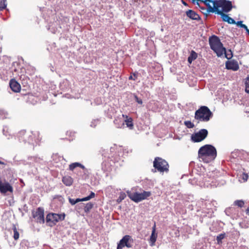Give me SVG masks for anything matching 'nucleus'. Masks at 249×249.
Here are the masks:
<instances>
[{"label": "nucleus", "mask_w": 249, "mask_h": 249, "mask_svg": "<svg viewBox=\"0 0 249 249\" xmlns=\"http://www.w3.org/2000/svg\"><path fill=\"white\" fill-rule=\"evenodd\" d=\"M205 3L208 6V12L218 14V11L228 13L232 9L231 1L226 0H204Z\"/></svg>", "instance_id": "obj_1"}, {"label": "nucleus", "mask_w": 249, "mask_h": 249, "mask_svg": "<svg viewBox=\"0 0 249 249\" xmlns=\"http://www.w3.org/2000/svg\"><path fill=\"white\" fill-rule=\"evenodd\" d=\"M216 156L215 148L211 145L207 144L201 147L198 151L200 161L208 163L213 160Z\"/></svg>", "instance_id": "obj_2"}, {"label": "nucleus", "mask_w": 249, "mask_h": 249, "mask_svg": "<svg viewBox=\"0 0 249 249\" xmlns=\"http://www.w3.org/2000/svg\"><path fill=\"white\" fill-rule=\"evenodd\" d=\"M209 44L211 48L216 53L218 57L221 56L224 54L225 48L223 47L222 43L217 36H213L210 37Z\"/></svg>", "instance_id": "obj_3"}, {"label": "nucleus", "mask_w": 249, "mask_h": 249, "mask_svg": "<svg viewBox=\"0 0 249 249\" xmlns=\"http://www.w3.org/2000/svg\"><path fill=\"white\" fill-rule=\"evenodd\" d=\"M212 116V113L208 107H201L196 111L195 118L200 122H208Z\"/></svg>", "instance_id": "obj_4"}, {"label": "nucleus", "mask_w": 249, "mask_h": 249, "mask_svg": "<svg viewBox=\"0 0 249 249\" xmlns=\"http://www.w3.org/2000/svg\"><path fill=\"white\" fill-rule=\"evenodd\" d=\"M128 196L135 202H139L149 197L151 194L150 192L143 191L142 193H131L130 191L127 192Z\"/></svg>", "instance_id": "obj_5"}, {"label": "nucleus", "mask_w": 249, "mask_h": 249, "mask_svg": "<svg viewBox=\"0 0 249 249\" xmlns=\"http://www.w3.org/2000/svg\"><path fill=\"white\" fill-rule=\"evenodd\" d=\"M153 166L159 172L162 173L168 171V164L164 160L157 157L155 159Z\"/></svg>", "instance_id": "obj_6"}, {"label": "nucleus", "mask_w": 249, "mask_h": 249, "mask_svg": "<svg viewBox=\"0 0 249 249\" xmlns=\"http://www.w3.org/2000/svg\"><path fill=\"white\" fill-rule=\"evenodd\" d=\"M208 131L205 129H202L198 132L192 135L191 139L194 142H200L205 139L208 135Z\"/></svg>", "instance_id": "obj_7"}, {"label": "nucleus", "mask_w": 249, "mask_h": 249, "mask_svg": "<svg viewBox=\"0 0 249 249\" xmlns=\"http://www.w3.org/2000/svg\"><path fill=\"white\" fill-rule=\"evenodd\" d=\"M132 242L133 239L131 237L128 235H126L119 241L117 245V249H123L124 247L128 248H131L132 247Z\"/></svg>", "instance_id": "obj_8"}, {"label": "nucleus", "mask_w": 249, "mask_h": 249, "mask_svg": "<svg viewBox=\"0 0 249 249\" xmlns=\"http://www.w3.org/2000/svg\"><path fill=\"white\" fill-rule=\"evenodd\" d=\"M65 214L64 213H49L47 215L46 221L47 222H51L53 224L63 220L65 219Z\"/></svg>", "instance_id": "obj_9"}, {"label": "nucleus", "mask_w": 249, "mask_h": 249, "mask_svg": "<svg viewBox=\"0 0 249 249\" xmlns=\"http://www.w3.org/2000/svg\"><path fill=\"white\" fill-rule=\"evenodd\" d=\"M0 191L4 194L7 192H12L13 188L8 182H2L0 180Z\"/></svg>", "instance_id": "obj_10"}, {"label": "nucleus", "mask_w": 249, "mask_h": 249, "mask_svg": "<svg viewBox=\"0 0 249 249\" xmlns=\"http://www.w3.org/2000/svg\"><path fill=\"white\" fill-rule=\"evenodd\" d=\"M94 196H95L94 193L91 192L90 195L89 196H87V197H84V198H81H81H77L76 199H72L71 198H69V201L71 205H73L75 204L76 203H78L79 202L85 201L89 200L90 199L93 198Z\"/></svg>", "instance_id": "obj_11"}, {"label": "nucleus", "mask_w": 249, "mask_h": 249, "mask_svg": "<svg viewBox=\"0 0 249 249\" xmlns=\"http://www.w3.org/2000/svg\"><path fill=\"white\" fill-rule=\"evenodd\" d=\"M122 118H124V125L125 124L126 127L130 130H132L134 128V124L133 119L126 115H122Z\"/></svg>", "instance_id": "obj_12"}, {"label": "nucleus", "mask_w": 249, "mask_h": 249, "mask_svg": "<svg viewBox=\"0 0 249 249\" xmlns=\"http://www.w3.org/2000/svg\"><path fill=\"white\" fill-rule=\"evenodd\" d=\"M226 67L227 69L231 70L234 71L239 69V65L237 61L232 60L227 61L226 63Z\"/></svg>", "instance_id": "obj_13"}, {"label": "nucleus", "mask_w": 249, "mask_h": 249, "mask_svg": "<svg viewBox=\"0 0 249 249\" xmlns=\"http://www.w3.org/2000/svg\"><path fill=\"white\" fill-rule=\"evenodd\" d=\"M10 88L11 89L15 92H18L20 90V86L15 80L12 79L9 83Z\"/></svg>", "instance_id": "obj_14"}, {"label": "nucleus", "mask_w": 249, "mask_h": 249, "mask_svg": "<svg viewBox=\"0 0 249 249\" xmlns=\"http://www.w3.org/2000/svg\"><path fill=\"white\" fill-rule=\"evenodd\" d=\"M218 14L221 16V18H222V20L224 21L227 22L228 23L230 24H235V21L233 19L230 18L228 15L224 14L222 11H218Z\"/></svg>", "instance_id": "obj_15"}, {"label": "nucleus", "mask_w": 249, "mask_h": 249, "mask_svg": "<svg viewBox=\"0 0 249 249\" xmlns=\"http://www.w3.org/2000/svg\"><path fill=\"white\" fill-rule=\"evenodd\" d=\"M186 16L193 20H198L200 19V17L196 12L192 10H189L186 12Z\"/></svg>", "instance_id": "obj_16"}, {"label": "nucleus", "mask_w": 249, "mask_h": 249, "mask_svg": "<svg viewBox=\"0 0 249 249\" xmlns=\"http://www.w3.org/2000/svg\"><path fill=\"white\" fill-rule=\"evenodd\" d=\"M35 216L37 217V219L39 221V222L44 223V211L42 209L40 208H38L36 212V215Z\"/></svg>", "instance_id": "obj_17"}, {"label": "nucleus", "mask_w": 249, "mask_h": 249, "mask_svg": "<svg viewBox=\"0 0 249 249\" xmlns=\"http://www.w3.org/2000/svg\"><path fill=\"white\" fill-rule=\"evenodd\" d=\"M123 118L117 117L114 121V123L117 128H123L124 126V121Z\"/></svg>", "instance_id": "obj_18"}, {"label": "nucleus", "mask_w": 249, "mask_h": 249, "mask_svg": "<svg viewBox=\"0 0 249 249\" xmlns=\"http://www.w3.org/2000/svg\"><path fill=\"white\" fill-rule=\"evenodd\" d=\"M62 181L66 186H71L73 182V179L70 176H65L63 178Z\"/></svg>", "instance_id": "obj_19"}, {"label": "nucleus", "mask_w": 249, "mask_h": 249, "mask_svg": "<svg viewBox=\"0 0 249 249\" xmlns=\"http://www.w3.org/2000/svg\"><path fill=\"white\" fill-rule=\"evenodd\" d=\"M79 167L82 169H85V166L79 162H74L69 165V170L73 171L75 168Z\"/></svg>", "instance_id": "obj_20"}, {"label": "nucleus", "mask_w": 249, "mask_h": 249, "mask_svg": "<svg viewBox=\"0 0 249 249\" xmlns=\"http://www.w3.org/2000/svg\"><path fill=\"white\" fill-rule=\"evenodd\" d=\"M197 57V53L194 51H192L191 54L188 58V61L190 64H191L192 61L195 60Z\"/></svg>", "instance_id": "obj_21"}, {"label": "nucleus", "mask_w": 249, "mask_h": 249, "mask_svg": "<svg viewBox=\"0 0 249 249\" xmlns=\"http://www.w3.org/2000/svg\"><path fill=\"white\" fill-rule=\"evenodd\" d=\"M249 178L248 174L242 173L239 177V181L240 182H245L247 181Z\"/></svg>", "instance_id": "obj_22"}, {"label": "nucleus", "mask_w": 249, "mask_h": 249, "mask_svg": "<svg viewBox=\"0 0 249 249\" xmlns=\"http://www.w3.org/2000/svg\"><path fill=\"white\" fill-rule=\"evenodd\" d=\"M157 238V234L156 233H152L150 236L149 243L151 246H153L155 245V243L156 241Z\"/></svg>", "instance_id": "obj_23"}, {"label": "nucleus", "mask_w": 249, "mask_h": 249, "mask_svg": "<svg viewBox=\"0 0 249 249\" xmlns=\"http://www.w3.org/2000/svg\"><path fill=\"white\" fill-rule=\"evenodd\" d=\"M9 114L7 110L3 108H0V117L2 119L7 118L9 117Z\"/></svg>", "instance_id": "obj_24"}, {"label": "nucleus", "mask_w": 249, "mask_h": 249, "mask_svg": "<svg viewBox=\"0 0 249 249\" xmlns=\"http://www.w3.org/2000/svg\"><path fill=\"white\" fill-rule=\"evenodd\" d=\"M224 54H225V57L228 59H230L232 57V53L231 50L226 51L225 49V51L224 52Z\"/></svg>", "instance_id": "obj_25"}, {"label": "nucleus", "mask_w": 249, "mask_h": 249, "mask_svg": "<svg viewBox=\"0 0 249 249\" xmlns=\"http://www.w3.org/2000/svg\"><path fill=\"white\" fill-rule=\"evenodd\" d=\"M13 229L14 231V238L15 240H17L19 238V233L15 225L13 226Z\"/></svg>", "instance_id": "obj_26"}, {"label": "nucleus", "mask_w": 249, "mask_h": 249, "mask_svg": "<svg viewBox=\"0 0 249 249\" xmlns=\"http://www.w3.org/2000/svg\"><path fill=\"white\" fill-rule=\"evenodd\" d=\"M99 124V120L98 119L93 120L90 123V126L91 127H95Z\"/></svg>", "instance_id": "obj_27"}, {"label": "nucleus", "mask_w": 249, "mask_h": 249, "mask_svg": "<svg viewBox=\"0 0 249 249\" xmlns=\"http://www.w3.org/2000/svg\"><path fill=\"white\" fill-rule=\"evenodd\" d=\"M125 197L126 195L124 193H121L118 198L117 199V202L119 203L121 202L123 200H124L125 198Z\"/></svg>", "instance_id": "obj_28"}, {"label": "nucleus", "mask_w": 249, "mask_h": 249, "mask_svg": "<svg viewBox=\"0 0 249 249\" xmlns=\"http://www.w3.org/2000/svg\"><path fill=\"white\" fill-rule=\"evenodd\" d=\"M6 0H1L0 1V10H2L6 8Z\"/></svg>", "instance_id": "obj_29"}, {"label": "nucleus", "mask_w": 249, "mask_h": 249, "mask_svg": "<svg viewBox=\"0 0 249 249\" xmlns=\"http://www.w3.org/2000/svg\"><path fill=\"white\" fill-rule=\"evenodd\" d=\"M184 124L189 128H192L194 127V124L190 121H185Z\"/></svg>", "instance_id": "obj_30"}, {"label": "nucleus", "mask_w": 249, "mask_h": 249, "mask_svg": "<svg viewBox=\"0 0 249 249\" xmlns=\"http://www.w3.org/2000/svg\"><path fill=\"white\" fill-rule=\"evenodd\" d=\"M224 237H225L224 233H221V234L218 235L216 237V240H217L218 244H220L222 240L223 239H224Z\"/></svg>", "instance_id": "obj_31"}, {"label": "nucleus", "mask_w": 249, "mask_h": 249, "mask_svg": "<svg viewBox=\"0 0 249 249\" xmlns=\"http://www.w3.org/2000/svg\"><path fill=\"white\" fill-rule=\"evenodd\" d=\"M234 204L240 207H242L244 205V202L242 200H236L234 202Z\"/></svg>", "instance_id": "obj_32"}, {"label": "nucleus", "mask_w": 249, "mask_h": 249, "mask_svg": "<svg viewBox=\"0 0 249 249\" xmlns=\"http://www.w3.org/2000/svg\"><path fill=\"white\" fill-rule=\"evenodd\" d=\"M93 207V204L91 203H88L87 204L85 208V211L86 212L89 211L90 209H91Z\"/></svg>", "instance_id": "obj_33"}, {"label": "nucleus", "mask_w": 249, "mask_h": 249, "mask_svg": "<svg viewBox=\"0 0 249 249\" xmlns=\"http://www.w3.org/2000/svg\"><path fill=\"white\" fill-rule=\"evenodd\" d=\"M242 22V21H238L237 22V23H236V24H237V25L239 26L242 28H243L244 29L247 28V26L245 24H243Z\"/></svg>", "instance_id": "obj_34"}, {"label": "nucleus", "mask_w": 249, "mask_h": 249, "mask_svg": "<svg viewBox=\"0 0 249 249\" xmlns=\"http://www.w3.org/2000/svg\"><path fill=\"white\" fill-rule=\"evenodd\" d=\"M136 101L139 104H142V101L141 99H139L137 96H135Z\"/></svg>", "instance_id": "obj_35"}, {"label": "nucleus", "mask_w": 249, "mask_h": 249, "mask_svg": "<svg viewBox=\"0 0 249 249\" xmlns=\"http://www.w3.org/2000/svg\"><path fill=\"white\" fill-rule=\"evenodd\" d=\"M246 88L249 87V85L248 83H247V82H246ZM245 91H246V92L249 93V90L247 89H246Z\"/></svg>", "instance_id": "obj_36"}, {"label": "nucleus", "mask_w": 249, "mask_h": 249, "mask_svg": "<svg viewBox=\"0 0 249 249\" xmlns=\"http://www.w3.org/2000/svg\"><path fill=\"white\" fill-rule=\"evenodd\" d=\"M152 233H156V225L155 224L154 225V226L152 227Z\"/></svg>", "instance_id": "obj_37"}, {"label": "nucleus", "mask_w": 249, "mask_h": 249, "mask_svg": "<svg viewBox=\"0 0 249 249\" xmlns=\"http://www.w3.org/2000/svg\"><path fill=\"white\" fill-rule=\"evenodd\" d=\"M134 77H135V76H136V75H135V74H134ZM129 79L135 80V78H134L133 76H132V75L130 76H129Z\"/></svg>", "instance_id": "obj_38"}, {"label": "nucleus", "mask_w": 249, "mask_h": 249, "mask_svg": "<svg viewBox=\"0 0 249 249\" xmlns=\"http://www.w3.org/2000/svg\"><path fill=\"white\" fill-rule=\"evenodd\" d=\"M246 30L247 33L249 35V29L248 28V27L247 26V28H245Z\"/></svg>", "instance_id": "obj_39"}, {"label": "nucleus", "mask_w": 249, "mask_h": 249, "mask_svg": "<svg viewBox=\"0 0 249 249\" xmlns=\"http://www.w3.org/2000/svg\"><path fill=\"white\" fill-rule=\"evenodd\" d=\"M246 82L247 83V82H248L249 83V75H248V76L247 77V78H246Z\"/></svg>", "instance_id": "obj_40"}, {"label": "nucleus", "mask_w": 249, "mask_h": 249, "mask_svg": "<svg viewBox=\"0 0 249 249\" xmlns=\"http://www.w3.org/2000/svg\"><path fill=\"white\" fill-rule=\"evenodd\" d=\"M0 164H2V165H5V163H4V162L1 161H0Z\"/></svg>", "instance_id": "obj_41"}, {"label": "nucleus", "mask_w": 249, "mask_h": 249, "mask_svg": "<svg viewBox=\"0 0 249 249\" xmlns=\"http://www.w3.org/2000/svg\"><path fill=\"white\" fill-rule=\"evenodd\" d=\"M3 134L5 136H7V134H6V132H5V130L4 129H3Z\"/></svg>", "instance_id": "obj_42"}, {"label": "nucleus", "mask_w": 249, "mask_h": 249, "mask_svg": "<svg viewBox=\"0 0 249 249\" xmlns=\"http://www.w3.org/2000/svg\"><path fill=\"white\" fill-rule=\"evenodd\" d=\"M182 3H183L184 5H186V3L185 2H184L183 0H182Z\"/></svg>", "instance_id": "obj_43"}, {"label": "nucleus", "mask_w": 249, "mask_h": 249, "mask_svg": "<svg viewBox=\"0 0 249 249\" xmlns=\"http://www.w3.org/2000/svg\"><path fill=\"white\" fill-rule=\"evenodd\" d=\"M247 211L249 212V207L248 208Z\"/></svg>", "instance_id": "obj_44"}, {"label": "nucleus", "mask_w": 249, "mask_h": 249, "mask_svg": "<svg viewBox=\"0 0 249 249\" xmlns=\"http://www.w3.org/2000/svg\"><path fill=\"white\" fill-rule=\"evenodd\" d=\"M194 1H195V0H193Z\"/></svg>", "instance_id": "obj_45"}]
</instances>
